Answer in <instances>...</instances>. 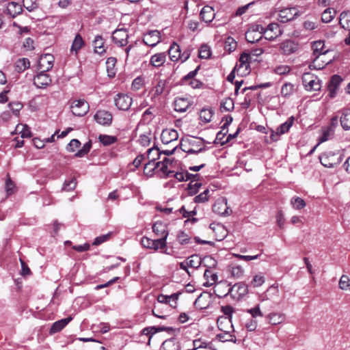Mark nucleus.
I'll list each match as a JSON object with an SVG mask.
<instances>
[{"label": "nucleus", "instance_id": "nucleus-9", "mask_svg": "<svg viewBox=\"0 0 350 350\" xmlns=\"http://www.w3.org/2000/svg\"><path fill=\"white\" fill-rule=\"evenodd\" d=\"M282 33L283 31L278 23H271L265 28L264 36L266 40H273L281 36Z\"/></svg>", "mask_w": 350, "mask_h": 350}, {"label": "nucleus", "instance_id": "nucleus-16", "mask_svg": "<svg viewBox=\"0 0 350 350\" xmlns=\"http://www.w3.org/2000/svg\"><path fill=\"white\" fill-rule=\"evenodd\" d=\"M251 60V55L247 53H243L241 55L239 64L237 66V72L241 75H244L246 72H249L250 62Z\"/></svg>", "mask_w": 350, "mask_h": 350}, {"label": "nucleus", "instance_id": "nucleus-5", "mask_svg": "<svg viewBox=\"0 0 350 350\" xmlns=\"http://www.w3.org/2000/svg\"><path fill=\"white\" fill-rule=\"evenodd\" d=\"M319 159L323 166L327 167H334L341 162L342 157L339 153L327 152L321 154Z\"/></svg>", "mask_w": 350, "mask_h": 350}, {"label": "nucleus", "instance_id": "nucleus-26", "mask_svg": "<svg viewBox=\"0 0 350 350\" xmlns=\"http://www.w3.org/2000/svg\"><path fill=\"white\" fill-rule=\"evenodd\" d=\"M215 12L212 7L206 5L202 9L200 16L202 21L210 23L215 17Z\"/></svg>", "mask_w": 350, "mask_h": 350}, {"label": "nucleus", "instance_id": "nucleus-35", "mask_svg": "<svg viewBox=\"0 0 350 350\" xmlns=\"http://www.w3.org/2000/svg\"><path fill=\"white\" fill-rule=\"evenodd\" d=\"M180 46L176 43L172 44L170 48L168 49L169 56L170 59L173 62H176L180 59Z\"/></svg>", "mask_w": 350, "mask_h": 350}, {"label": "nucleus", "instance_id": "nucleus-55", "mask_svg": "<svg viewBox=\"0 0 350 350\" xmlns=\"http://www.w3.org/2000/svg\"><path fill=\"white\" fill-rule=\"evenodd\" d=\"M265 278L262 274H256L251 281V285L254 287H259L265 283Z\"/></svg>", "mask_w": 350, "mask_h": 350}, {"label": "nucleus", "instance_id": "nucleus-10", "mask_svg": "<svg viewBox=\"0 0 350 350\" xmlns=\"http://www.w3.org/2000/svg\"><path fill=\"white\" fill-rule=\"evenodd\" d=\"M201 262L202 260L200 256L195 254L188 257L185 261L180 262L179 266L181 269L186 271L189 274L187 268L197 269L200 266Z\"/></svg>", "mask_w": 350, "mask_h": 350}, {"label": "nucleus", "instance_id": "nucleus-40", "mask_svg": "<svg viewBox=\"0 0 350 350\" xmlns=\"http://www.w3.org/2000/svg\"><path fill=\"white\" fill-rule=\"evenodd\" d=\"M204 277L206 280V282L204 283V285L206 286H212L217 280V274L212 273V271L208 269L205 270Z\"/></svg>", "mask_w": 350, "mask_h": 350}, {"label": "nucleus", "instance_id": "nucleus-12", "mask_svg": "<svg viewBox=\"0 0 350 350\" xmlns=\"http://www.w3.org/2000/svg\"><path fill=\"white\" fill-rule=\"evenodd\" d=\"M297 14L298 12L296 8H286L278 12V19L281 23H286L293 20Z\"/></svg>", "mask_w": 350, "mask_h": 350}, {"label": "nucleus", "instance_id": "nucleus-3", "mask_svg": "<svg viewBox=\"0 0 350 350\" xmlns=\"http://www.w3.org/2000/svg\"><path fill=\"white\" fill-rule=\"evenodd\" d=\"M312 49L314 51V54L317 55V57L314 59L309 67L310 69H322L329 63V62H323L322 64H319V62L321 60V58L327 53L328 50H325V44L323 40H318L314 42L312 44Z\"/></svg>", "mask_w": 350, "mask_h": 350}, {"label": "nucleus", "instance_id": "nucleus-63", "mask_svg": "<svg viewBox=\"0 0 350 350\" xmlns=\"http://www.w3.org/2000/svg\"><path fill=\"white\" fill-rule=\"evenodd\" d=\"M144 174L147 177H152L153 176V163L152 161H150L145 165Z\"/></svg>", "mask_w": 350, "mask_h": 350}, {"label": "nucleus", "instance_id": "nucleus-25", "mask_svg": "<svg viewBox=\"0 0 350 350\" xmlns=\"http://www.w3.org/2000/svg\"><path fill=\"white\" fill-rule=\"evenodd\" d=\"M279 290L278 287L271 286L264 293L259 296V301L261 302L271 300L274 297H278Z\"/></svg>", "mask_w": 350, "mask_h": 350}, {"label": "nucleus", "instance_id": "nucleus-32", "mask_svg": "<svg viewBox=\"0 0 350 350\" xmlns=\"http://www.w3.org/2000/svg\"><path fill=\"white\" fill-rule=\"evenodd\" d=\"M85 42L81 37V36L79 33H77L75 39L72 42L70 51L72 53L75 52L77 55L78 53V51L84 46Z\"/></svg>", "mask_w": 350, "mask_h": 350}, {"label": "nucleus", "instance_id": "nucleus-64", "mask_svg": "<svg viewBox=\"0 0 350 350\" xmlns=\"http://www.w3.org/2000/svg\"><path fill=\"white\" fill-rule=\"evenodd\" d=\"M258 325L257 321L253 319L248 320L245 325V328L249 332H254L256 330Z\"/></svg>", "mask_w": 350, "mask_h": 350}, {"label": "nucleus", "instance_id": "nucleus-22", "mask_svg": "<svg viewBox=\"0 0 350 350\" xmlns=\"http://www.w3.org/2000/svg\"><path fill=\"white\" fill-rule=\"evenodd\" d=\"M54 57L50 54L42 55L39 60V66L43 68V70L49 71L53 68Z\"/></svg>", "mask_w": 350, "mask_h": 350}, {"label": "nucleus", "instance_id": "nucleus-21", "mask_svg": "<svg viewBox=\"0 0 350 350\" xmlns=\"http://www.w3.org/2000/svg\"><path fill=\"white\" fill-rule=\"evenodd\" d=\"M23 12L22 6L14 1H11L8 3L5 13L10 16L12 18H14L18 15L21 14Z\"/></svg>", "mask_w": 350, "mask_h": 350}, {"label": "nucleus", "instance_id": "nucleus-36", "mask_svg": "<svg viewBox=\"0 0 350 350\" xmlns=\"http://www.w3.org/2000/svg\"><path fill=\"white\" fill-rule=\"evenodd\" d=\"M339 23L342 28L350 30V12H342L340 14Z\"/></svg>", "mask_w": 350, "mask_h": 350}, {"label": "nucleus", "instance_id": "nucleus-39", "mask_svg": "<svg viewBox=\"0 0 350 350\" xmlns=\"http://www.w3.org/2000/svg\"><path fill=\"white\" fill-rule=\"evenodd\" d=\"M160 250L162 253L169 254L167 252L166 238H154V251Z\"/></svg>", "mask_w": 350, "mask_h": 350}, {"label": "nucleus", "instance_id": "nucleus-53", "mask_svg": "<svg viewBox=\"0 0 350 350\" xmlns=\"http://www.w3.org/2000/svg\"><path fill=\"white\" fill-rule=\"evenodd\" d=\"M23 5L29 12H32L38 7L36 0H23Z\"/></svg>", "mask_w": 350, "mask_h": 350}, {"label": "nucleus", "instance_id": "nucleus-17", "mask_svg": "<svg viewBox=\"0 0 350 350\" xmlns=\"http://www.w3.org/2000/svg\"><path fill=\"white\" fill-rule=\"evenodd\" d=\"M231 285L227 281H221L214 286V293L219 297H224L230 293Z\"/></svg>", "mask_w": 350, "mask_h": 350}, {"label": "nucleus", "instance_id": "nucleus-59", "mask_svg": "<svg viewBox=\"0 0 350 350\" xmlns=\"http://www.w3.org/2000/svg\"><path fill=\"white\" fill-rule=\"evenodd\" d=\"M273 70L275 73L282 75L288 74L291 70V68L287 65H279Z\"/></svg>", "mask_w": 350, "mask_h": 350}, {"label": "nucleus", "instance_id": "nucleus-15", "mask_svg": "<svg viewBox=\"0 0 350 350\" xmlns=\"http://www.w3.org/2000/svg\"><path fill=\"white\" fill-rule=\"evenodd\" d=\"M94 120L101 125L109 126L112 122V114L106 110H98L94 115Z\"/></svg>", "mask_w": 350, "mask_h": 350}, {"label": "nucleus", "instance_id": "nucleus-44", "mask_svg": "<svg viewBox=\"0 0 350 350\" xmlns=\"http://www.w3.org/2000/svg\"><path fill=\"white\" fill-rule=\"evenodd\" d=\"M291 204L296 210H300L306 206L305 201L299 197H293L291 200Z\"/></svg>", "mask_w": 350, "mask_h": 350}, {"label": "nucleus", "instance_id": "nucleus-41", "mask_svg": "<svg viewBox=\"0 0 350 350\" xmlns=\"http://www.w3.org/2000/svg\"><path fill=\"white\" fill-rule=\"evenodd\" d=\"M321 85L320 80L315 76L313 77L312 79H311L308 84L305 85V88L307 90L309 91H317L321 89Z\"/></svg>", "mask_w": 350, "mask_h": 350}, {"label": "nucleus", "instance_id": "nucleus-57", "mask_svg": "<svg viewBox=\"0 0 350 350\" xmlns=\"http://www.w3.org/2000/svg\"><path fill=\"white\" fill-rule=\"evenodd\" d=\"M231 275L236 278H240L243 275L244 270L240 265L234 266L230 269Z\"/></svg>", "mask_w": 350, "mask_h": 350}, {"label": "nucleus", "instance_id": "nucleus-27", "mask_svg": "<svg viewBox=\"0 0 350 350\" xmlns=\"http://www.w3.org/2000/svg\"><path fill=\"white\" fill-rule=\"evenodd\" d=\"M266 319L271 325H279L285 320V314L280 312H271L266 316Z\"/></svg>", "mask_w": 350, "mask_h": 350}, {"label": "nucleus", "instance_id": "nucleus-19", "mask_svg": "<svg viewBox=\"0 0 350 350\" xmlns=\"http://www.w3.org/2000/svg\"><path fill=\"white\" fill-rule=\"evenodd\" d=\"M178 138V134L174 129H164L161 134V139L164 144L175 142Z\"/></svg>", "mask_w": 350, "mask_h": 350}, {"label": "nucleus", "instance_id": "nucleus-7", "mask_svg": "<svg viewBox=\"0 0 350 350\" xmlns=\"http://www.w3.org/2000/svg\"><path fill=\"white\" fill-rule=\"evenodd\" d=\"M72 113L76 116H83L89 111V105L84 99L74 100L71 104Z\"/></svg>", "mask_w": 350, "mask_h": 350}, {"label": "nucleus", "instance_id": "nucleus-52", "mask_svg": "<svg viewBox=\"0 0 350 350\" xmlns=\"http://www.w3.org/2000/svg\"><path fill=\"white\" fill-rule=\"evenodd\" d=\"M211 55V49L206 44H203L199 49V57L202 59H208Z\"/></svg>", "mask_w": 350, "mask_h": 350}, {"label": "nucleus", "instance_id": "nucleus-50", "mask_svg": "<svg viewBox=\"0 0 350 350\" xmlns=\"http://www.w3.org/2000/svg\"><path fill=\"white\" fill-rule=\"evenodd\" d=\"M213 112L211 109H204L200 113V119L204 122H209L211 120Z\"/></svg>", "mask_w": 350, "mask_h": 350}, {"label": "nucleus", "instance_id": "nucleus-34", "mask_svg": "<svg viewBox=\"0 0 350 350\" xmlns=\"http://www.w3.org/2000/svg\"><path fill=\"white\" fill-rule=\"evenodd\" d=\"M29 66L30 62L25 57L20 58L15 62V70L19 73L24 72Z\"/></svg>", "mask_w": 350, "mask_h": 350}, {"label": "nucleus", "instance_id": "nucleus-30", "mask_svg": "<svg viewBox=\"0 0 350 350\" xmlns=\"http://www.w3.org/2000/svg\"><path fill=\"white\" fill-rule=\"evenodd\" d=\"M340 121L343 129H350V109H345L342 111Z\"/></svg>", "mask_w": 350, "mask_h": 350}, {"label": "nucleus", "instance_id": "nucleus-56", "mask_svg": "<svg viewBox=\"0 0 350 350\" xmlns=\"http://www.w3.org/2000/svg\"><path fill=\"white\" fill-rule=\"evenodd\" d=\"M334 11L332 8L326 9L322 14L321 20L323 23H329L330 22L333 18Z\"/></svg>", "mask_w": 350, "mask_h": 350}, {"label": "nucleus", "instance_id": "nucleus-61", "mask_svg": "<svg viewBox=\"0 0 350 350\" xmlns=\"http://www.w3.org/2000/svg\"><path fill=\"white\" fill-rule=\"evenodd\" d=\"M80 146L81 142L78 139H73L68 144L66 149L68 152H73L76 150V149L79 148Z\"/></svg>", "mask_w": 350, "mask_h": 350}, {"label": "nucleus", "instance_id": "nucleus-33", "mask_svg": "<svg viewBox=\"0 0 350 350\" xmlns=\"http://www.w3.org/2000/svg\"><path fill=\"white\" fill-rule=\"evenodd\" d=\"M168 235V231L167 226L161 223H154V237H163L167 238Z\"/></svg>", "mask_w": 350, "mask_h": 350}, {"label": "nucleus", "instance_id": "nucleus-60", "mask_svg": "<svg viewBox=\"0 0 350 350\" xmlns=\"http://www.w3.org/2000/svg\"><path fill=\"white\" fill-rule=\"evenodd\" d=\"M225 48L227 51H233L237 48V42L230 37H228L225 42Z\"/></svg>", "mask_w": 350, "mask_h": 350}, {"label": "nucleus", "instance_id": "nucleus-11", "mask_svg": "<svg viewBox=\"0 0 350 350\" xmlns=\"http://www.w3.org/2000/svg\"><path fill=\"white\" fill-rule=\"evenodd\" d=\"M294 118L293 116L290 117L284 123L282 124L278 127L276 131H272L271 134V138L273 141H278L279 137L287 133L290 128L293 126Z\"/></svg>", "mask_w": 350, "mask_h": 350}, {"label": "nucleus", "instance_id": "nucleus-47", "mask_svg": "<svg viewBox=\"0 0 350 350\" xmlns=\"http://www.w3.org/2000/svg\"><path fill=\"white\" fill-rule=\"evenodd\" d=\"M209 193V189L204 190L202 193L194 198V202L196 203H204L207 202L210 197Z\"/></svg>", "mask_w": 350, "mask_h": 350}, {"label": "nucleus", "instance_id": "nucleus-4", "mask_svg": "<svg viewBox=\"0 0 350 350\" xmlns=\"http://www.w3.org/2000/svg\"><path fill=\"white\" fill-rule=\"evenodd\" d=\"M183 150L189 154H196L204 150L203 141L200 138L191 137L185 141Z\"/></svg>", "mask_w": 350, "mask_h": 350}, {"label": "nucleus", "instance_id": "nucleus-23", "mask_svg": "<svg viewBox=\"0 0 350 350\" xmlns=\"http://www.w3.org/2000/svg\"><path fill=\"white\" fill-rule=\"evenodd\" d=\"M178 295L173 293L171 295H159L157 297V301L159 304H169L171 307H176V301L178 299Z\"/></svg>", "mask_w": 350, "mask_h": 350}, {"label": "nucleus", "instance_id": "nucleus-51", "mask_svg": "<svg viewBox=\"0 0 350 350\" xmlns=\"http://www.w3.org/2000/svg\"><path fill=\"white\" fill-rule=\"evenodd\" d=\"M77 186V180L75 178H72L70 180H66L64 183L62 191H70L75 189Z\"/></svg>", "mask_w": 350, "mask_h": 350}, {"label": "nucleus", "instance_id": "nucleus-37", "mask_svg": "<svg viewBox=\"0 0 350 350\" xmlns=\"http://www.w3.org/2000/svg\"><path fill=\"white\" fill-rule=\"evenodd\" d=\"M160 350H180V346L174 339L166 340L162 343Z\"/></svg>", "mask_w": 350, "mask_h": 350}, {"label": "nucleus", "instance_id": "nucleus-38", "mask_svg": "<svg viewBox=\"0 0 350 350\" xmlns=\"http://www.w3.org/2000/svg\"><path fill=\"white\" fill-rule=\"evenodd\" d=\"M94 51L96 53L101 55L105 52V49L104 48V40L102 36H96L95 37L94 40Z\"/></svg>", "mask_w": 350, "mask_h": 350}, {"label": "nucleus", "instance_id": "nucleus-14", "mask_svg": "<svg viewBox=\"0 0 350 350\" xmlns=\"http://www.w3.org/2000/svg\"><path fill=\"white\" fill-rule=\"evenodd\" d=\"M132 104V98L127 94H118L115 98V105L120 110H128Z\"/></svg>", "mask_w": 350, "mask_h": 350}, {"label": "nucleus", "instance_id": "nucleus-31", "mask_svg": "<svg viewBox=\"0 0 350 350\" xmlns=\"http://www.w3.org/2000/svg\"><path fill=\"white\" fill-rule=\"evenodd\" d=\"M116 58L111 57L107 59L106 66H107V72L108 76L110 78L114 77L116 73Z\"/></svg>", "mask_w": 350, "mask_h": 350}, {"label": "nucleus", "instance_id": "nucleus-2", "mask_svg": "<svg viewBox=\"0 0 350 350\" xmlns=\"http://www.w3.org/2000/svg\"><path fill=\"white\" fill-rule=\"evenodd\" d=\"M218 328L222 333L218 334L216 338L221 342H236L237 339L235 336L231 334L234 332L233 325L231 320L228 317H220L217 319Z\"/></svg>", "mask_w": 350, "mask_h": 350}, {"label": "nucleus", "instance_id": "nucleus-62", "mask_svg": "<svg viewBox=\"0 0 350 350\" xmlns=\"http://www.w3.org/2000/svg\"><path fill=\"white\" fill-rule=\"evenodd\" d=\"M333 133V129L331 127H328L326 129H325L323 132L322 136L319 138V142L323 143L326 141H327L329 138V137Z\"/></svg>", "mask_w": 350, "mask_h": 350}, {"label": "nucleus", "instance_id": "nucleus-13", "mask_svg": "<svg viewBox=\"0 0 350 350\" xmlns=\"http://www.w3.org/2000/svg\"><path fill=\"white\" fill-rule=\"evenodd\" d=\"M213 211L222 216L229 215L232 213V211L228 206L226 198L218 200L213 206Z\"/></svg>", "mask_w": 350, "mask_h": 350}, {"label": "nucleus", "instance_id": "nucleus-54", "mask_svg": "<svg viewBox=\"0 0 350 350\" xmlns=\"http://www.w3.org/2000/svg\"><path fill=\"white\" fill-rule=\"evenodd\" d=\"M294 91V86L290 83L284 84L281 89V94L286 97L291 95Z\"/></svg>", "mask_w": 350, "mask_h": 350}, {"label": "nucleus", "instance_id": "nucleus-24", "mask_svg": "<svg viewBox=\"0 0 350 350\" xmlns=\"http://www.w3.org/2000/svg\"><path fill=\"white\" fill-rule=\"evenodd\" d=\"M72 319V318L71 317H68L67 318L55 321L53 323L50 328V334H52L60 332L68 325L69 322L71 321Z\"/></svg>", "mask_w": 350, "mask_h": 350}, {"label": "nucleus", "instance_id": "nucleus-49", "mask_svg": "<svg viewBox=\"0 0 350 350\" xmlns=\"http://www.w3.org/2000/svg\"><path fill=\"white\" fill-rule=\"evenodd\" d=\"M245 38L247 42L254 43L262 38V35H260V33H257L256 35L253 33L252 30H247L245 33Z\"/></svg>", "mask_w": 350, "mask_h": 350}, {"label": "nucleus", "instance_id": "nucleus-28", "mask_svg": "<svg viewBox=\"0 0 350 350\" xmlns=\"http://www.w3.org/2000/svg\"><path fill=\"white\" fill-rule=\"evenodd\" d=\"M280 49L284 54L290 55L297 50V44L292 40H287L281 44Z\"/></svg>", "mask_w": 350, "mask_h": 350}, {"label": "nucleus", "instance_id": "nucleus-46", "mask_svg": "<svg viewBox=\"0 0 350 350\" xmlns=\"http://www.w3.org/2000/svg\"><path fill=\"white\" fill-rule=\"evenodd\" d=\"M246 312L250 314L252 316L253 319H254L257 317H263V313L260 310V307L259 304L255 306L253 308L247 309L246 310Z\"/></svg>", "mask_w": 350, "mask_h": 350}, {"label": "nucleus", "instance_id": "nucleus-48", "mask_svg": "<svg viewBox=\"0 0 350 350\" xmlns=\"http://www.w3.org/2000/svg\"><path fill=\"white\" fill-rule=\"evenodd\" d=\"M91 148L92 142L91 141H89L83 145L81 149L75 153V156L76 157H83L90 152Z\"/></svg>", "mask_w": 350, "mask_h": 350}, {"label": "nucleus", "instance_id": "nucleus-8", "mask_svg": "<svg viewBox=\"0 0 350 350\" xmlns=\"http://www.w3.org/2000/svg\"><path fill=\"white\" fill-rule=\"evenodd\" d=\"M46 72V70H42L34 77L33 84L38 88H46L51 84V78Z\"/></svg>", "mask_w": 350, "mask_h": 350}, {"label": "nucleus", "instance_id": "nucleus-20", "mask_svg": "<svg viewBox=\"0 0 350 350\" xmlns=\"http://www.w3.org/2000/svg\"><path fill=\"white\" fill-rule=\"evenodd\" d=\"M341 82L342 78L340 76L335 75L332 77L328 85L329 96L331 98H334L336 96L337 90Z\"/></svg>", "mask_w": 350, "mask_h": 350}, {"label": "nucleus", "instance_id": "nucleus-29", "mask_svg": "<svg viewBox=\"0 0 350 350\" xmlns=\"http://www.w3.org/2000/svg\"><path fill=\"white\" fill-rule=\"evenodd\" d=\"M174 109L176 111L184 112L190 105V102L187 98H176L174 103Z\"/></svg>", "mask_w": 350, "mask_h": 350}, {"label": "nucleus", "instance_id": "nucleus-58", "mask_svg": "<svg viewBox=\"0 0 350 350\" xmlns=\"http://www.w3.org/2000/svg\"><path fill=\"white\" fill-rule=\"evenodd\" d=\"M165 85H166V80H160L158 81L157 85L156 86V90L155 93L156 94H161L162 93H164L166 92V93H168V90H165Z\"/></svg>", "mask_w": 350, "mask_h": 350}, {"label": "nucleus", "instance_id": "nucleus-43", "mask_svg": "<svg viewBox=\"0 0 350 350\" xmlns=\"http://www.w3.org/2000/svg\"><path fill=\"white\" fill-rule=\"evenodd\" d=\"M339 288L342 291H350V278L347 275H342L339 280Z\"/></svg>", "mask_w": 350, "mask_h": 350}, {"label": "nucleus", "instance_id": "nucleus-1", "mask_svg": "<svg viewBox=\"0 0 350 350\" xmlns=\"http://www.w3.org/2000/svg\"><path fill=\"white\" fill-rule=\"evenodd\" d=\"M154 150H157V154H159L157 159H160V155L161 154H164V157L162 161L154 163V175H157L159 178L174 176L178 181L188 180L192 178L196 180V178L199 176L198 174L193 175L187 172L174 173V171L170 169V167L172 166V163L168 159H167L166 155L173 154L175 150V148L172 150H165L160 152L159 148L154 145Z\"/></svg>", "mask_w": 350, "mask_h": 350}, {"label": "nucleus", "instance_id": "nucleus-45", "mask_svg": "<svg viewBox=\"0 0 350 350\" xmlns=\"http://www.w3.org/2000/svg\"><path fill=\"white\" fill-rule=\"evenodd\" d=\"M100 142L105 146H109L116 142L117 138L115 136L100 135L98 137Z\"/></svg>", "mask_w": 350, "mask_h": 350}, {"label": "nucleus", "instance_id": "nucleus-18", "mask_svg": "<svg viewBox=\"0 0 350 350\" xmlns=\"http://www.w3.org/2000/svg\"><path fill=\"white\" fill-rule=\"evenodd\" d=\"M127 31L122 29L115 30L112 34V40L113 42L120 46H125L127 44Z\"/></svg>", "mask_w": 350, "mask_h": 350}, {"label": "nucleus", "instance_id": "nucleus-6", "mask_svg": "<svg viewBox=\"0 0 350 350\" xmlns=\"http://www.w3.org/2000/svg\"><path fill=\"white\" fill-rule=\"evenodd\" d=\"M230 297L234 300H241L248 293L247 286L243 282H238L231 286L230 288Z\"/></svg>", "mask_w": 350, "mask_h": 350}, {"label": "nucleus", "instance_id": "nucleus-42", "mask_svg": "<svg viewBox=\"0 0 350 350\" xmlns=\"http://www.w3.org/2000/svg\"><path fill=\"white\" fill-rule=\"evenodd\" d=\"M220 109L223 111H230L234 109V101L228 97L224 98L220 103Z\"/></svg>", "mask_w": 350, "mask_h": 350}]
</instances>
